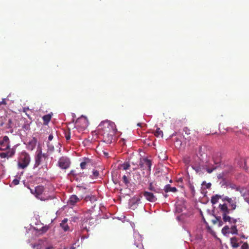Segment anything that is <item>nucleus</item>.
Returning <instances> with one entry per match:
<instances>
[{
	"label": "nucleus",
	"instance_id": "nucleus-39",
	"mask_svg": "<svg viewBox=\"0 0 249 249\" xmlns=\"http://www.w3.org/2000/svg\"><path fill=\"white\" fill-rule=\"evenodd\" d=\"M219 219H220V216L215 217V219L212 220V222L213 224H216L217 223Z\"/></svg>",
	"mask_w": 249,
	"mask_h": 249
},
{
	"label": "nucleus",
	"instance_id": "nucleus-9",
	"mask_svg": "<svg viewBox=\"0 0 249 249\" xmlns=\"http://www.w3.org/2000/svg\"><path fill=\"white\" fill-rule=\"evenodd\" d=\"M222 200L226 201L229 203V205L231 207V210H234L236 209L237 205L235 198L233 199L232 198H230L228 196H225L222 198Z\"/></svg>",
	"mask_w": 249,
	"mask_h": 249
},
{
	"label": "nucleus",
	"instance_id": "nucleus-6",
	"mask_svg": "<svg viewBox=\"0 0 249 249\" xmlns=\"http://www.w3.org/2000/svg\"><path fill=\"white\" fill-rule=\"evenodd\" d=\"M70 160L66 157H62L59 159L58 165L62 169H68L71 164Z\"/></svg>",
	"mask_w": 249,
	"mask_h": 249
},
{
	"label": "nucleus",
	"instance_id": "nucleus-52",
	"mask_svg": "<svg viewBox=\"0 0 249 249\" xmlns=\"http://www.w3.org/2000/svg\"><path fill=\"white\" fill-rule=\"evenodd\" d=\"M45 249H53V247H48L45 248Z\"/></svg>",
	"mask_w": 249,
	"mask_h": 249
},
{
	"label": "nucleus",
	"instance_id": "nucleus-4",
	"mask_svg": "<svg viewBox=\"0 0 249 249\" xmlns=\"http://www.w3.org/2000/svg\"><path fill=\"white\" fill-rule=\"evenodd\" d=\"M185 133L184 137L188 141L195 140L197 138V132L195 130H190L188 127H185L183 129Z\"/></svg>",
	"mask_w": 249,
	"mask_h": 249
},
{
	"label": "nucleus",
	"instance_id": "nucleus-28",
	"mask_svg": "<svg viewBox=\"0 0 249 249\" xmlns=\"http://www.w3.org/2000/svg\"><path fill=\"white\" fill-rule=\"evenodd\" d=\"M6 153H7V158L12 157L15 155V150L14 148H12Z\"/></svg>",
	"mask_w": 249,
	"mask_h": 249
},
{
	"label": "nucleus",
	"instance_id": "nucleus-20",
	"mask_svg": "<svg viewBox=\"0 0 249 249\" xmlns=\"http://www.w3.org/2000/svg\"><path fill=\"white\" fill-rule=\"evenodd\" d=\"M52 118V115L48 114L43 116L42 119L44 124H47L50 121Z\"/></svg>",
	"mask_w": 249,
	"mask_h": 249
},
{
	"label": "nucleus",
	"instance_id": "nucleus-38",
	"mask_svg": "<svg viewBox=\"0 0 249 249\" xmlns=\"http://www.w3.org/2000/svg\"><path fill=\"white\" fill-rule=\"evenodd\" d=\"M0 157L1 158H7V153L6 152H2L0 153Z\"/></svg>",
	"mask_w": 249,
	"mask_h": 249
},
{
	"label": "nucleus",
	"instance_id": "nucleus-12",
	"mask_svg": "<svg viewBox=\"0 0 249 249\" xmlns=\"http://www.w3.org/2000/svg\"><path fill=\"white\" fill-rule=\"evenodd\" d=\"M37 142V139L33 137L28 143L27 148L29 150H33L36 146Z\"/></svg>",
	"mask_w": 249,
	"mask_h": 249
},
{
	"label": "nucleus",
	"instance_id": "nucleus-21",
	"mask_svg": "<svg viewBox=\"0 0 249 249\" xmlns=\"http://www.w3.org/2000/svg\"><path fill=\"white\" fill-rule=\"evenodd\" d=\"M221 198V196L218 195L213 196L211 198V203L212 204H215L218 202V200Z\"/></svg>",
	"mask_w": 249,
	"mask_h": 249
},
{
	"label": "nucleus",
	"instance_id": "nucleus-18",
	"mask_svg": "<svg viewBox=\"0 0 249 249\" xmlns=\"http://www.w3.org/2000/svg\"><path fill=\"white\" fill-rule=\"evenodd\" d=\"M231 244L234 248H237L239 246L238 243V239L236 237H231L230 239Z\"/></svg>",
	"mask_w": 249,
	"mask_h": 249
},
{
	"label": "nucleus",
	"instance_id": "nucleus-17",
	"mask_svg": "<svg viewBox=\"0 0 249 249\" xmlns=\"http://www.w3.org/2000/svg\"><path fill=\"white\" fill-rule=\"evenodd\" d=\"M68 219L67 218H64L62 222L60 223L61 227L64 230V231H66L69 230V227L67 224Z\"/></svg>",
	"mask_w": 249,
	"mask_h": 249
},
{
	"label": "nucleus",
	"instance_id": "nucleus-26",
	"mask_svg": "<svg viewBox=\"0 0 249 249\" xmlns=\"http://www.w3.org/2000/svg\"><path fill=\"white\" fill-rule=\"evenodd\" d=\"M92 178L97 179L100 177V174L98 171L93 169L92 171V175L91 176Z\"/></svg>",
	"mask_w": 249,
	"mask_h": 249
},
{
	"label": "nucleus",
	"instance_id": "nucleus-34",
	"mask_svg": "<svg viewBox=\"0 0 249 249\" xmlns=\"http://www.w3.org/2000/svg\"><path fill=\"white\" fill-rule=\"evenodd\" d=\"M189 188H190V189L191 191V193L194 195L195 193V187L193 185L191 184H189Z\"/></svg>",
	"mask_w": 249,
	"mask_h": 249
},
{
	"label": "nucleus",
	"instance_id": "nucleus-43",
	"mask_svg": "<svg viewBox=\"0 0 249 249\" xmlns=\"http://www.w3.org/2000/svg\"><path fill=\"white\" fill-rule=\"evenodd\" d=\"M218 227H221L223 225V222L220 219L217 222Z\"/></svg>",
	"mask_w": 249,
	"mask_h": 249
},
{
	"label": "nucleus",
	"instance_id": "nucleus-33",
	"mask_svg": "<svg viewBox=\"0 0 249 249\" xmlns=\"http://www.w3.org/2000/svg\"><path fill=\"white\" fill-rule=\"evenodd\" d=\"M49 228L48 226H43L40 230L39 231H41L42 233H45L47 231Z\"/></svg>",
	"mask_w": 249,
	"mask_h": 249
},
{
	"label": "nucleus",
	"instance_id": "nucleus-25",
	"mask_svg": "<svg viewBox=\"0 0 249 249\" xmlns=\"http://www.w3.org/2000/svg\"><path fill=\"white\" fill-rule=\"evenodd\" d=\"M230 228L228 226H225L222 229L221 232L222 234L224 235H226L227 233H229L230 232L229 231Z\"/></svg>",
	"mask_w": 249,
	"mask_h": 249
},
{
	"label": "nucleus",
	"instance_id": "nucleus-3",
	"mask_svg": "<svg viewBox=\"0 0 249 249\" xmlns=\"http://www.w3.org/2000/svg\"><path fill=\"white\" fill-rule=\"evenodd\" d=\"M89 125V122L87 118L81 116L77 119L75 122V127L79 130H83L86 129Z\"/></svg>",
	"mask_w": 249,
	"mask_h": 249
},
{
	"label": "nucleus",
	"instance_id": "nucleus-48",
	"mask_svg": "<svg viewBox=\"0 0 249 249\" xmlns=\"http://www.w3.org/2000/svg\"><path fill=\"white\" fill-rule=\"evenodd\" d=\"M32 194L35 195L34 189H30Z\"/></svg>",
	"mask_w": 249,
	"mask_h": 249
},
{
	"label": "nucleus",
	"instance_id": "nucleus-31",
	"mask_svg": "<svg viewBox=\"0 0 249 249\" xmlns=\"http://www.w3.org/2000/svg\"><path fill=\"white\" fill-rule=\"evenodd\" d=\"M232 188L235 189L237 191H239L242 195L245 194V192H244L245 189L243 188H240V187H236L235 188L232 187Z\"/></svg>",
	"mask_w": 249,
	"mask_h": 249
},
{
	"label": "nucleus",
	"instance_id": "nucleus-44",
	"mask_svg": "<svg viewBox=\"0 0 249 249\" xmlns=\"http://www.w3.org/2000/svg\"><path fill=\"white\" fill-rule=\"evenodd\" d=\"M53 136L52 134L49 135L48 137V140L51 141L53 139Z\"/></svg>",
	"mask_w": 249,
	"mask_h": 249
},
{
	"label": "nucleus",
	"instance_id": "nucleus-11",
	"mask_svg": "<svg viewBox=\"0 0 249 249\" xmlns=\"http://www.w3.org/2000/svg\"><path fill=\"white\" fill-rule=\"evenodd\" d=\"M37 155L35 157V163L34 168L38 167L41 163L42 158L41 157V149H37Z\"/></svg>",
	"mask_w": 249,
	"mask_h": 249
},
{
	"label": "nucleus",
	"instance_id": "nucleus-27",
	"mask_svg": "<svg viewBox=\"0 0 249 249\" xmlns=\"http://www.w3.org/2000/svg\"><path fill=\"white\" fill-rule=\"evenodd\" d=\"M231 233L232 234H238V230L237 229V226L235 224L231 226Z\"/></svg>",
	"mask_w": 249,
	"mask_h": 249
},
{
	"label": "nucleus",
	"instance_id": "nucleus-1",
	"mask_svg": "<svg viewBox=\"0 0 249 249\" xmlns=\"http://www.w3.org/2000/svg\"><path fill=\"white\" fill-rule=\"evenodd\" d=\"M103 133L104 139L107 143L111 142L114 135L117 131L116 125L114 122L110 121H105L101 123L99 125Z\"/></svg>",
	"mask_w": 249,
	"mask_h": 249
},
{
	"label": "nucleus",
	"instance_id": "nucleus-23",
	"mask_svg": "<svg viewBox=\"0 0 249 249\" xmlns=\"http://www.w3.org/2000/svg\"><path fill=\"white\" fill-rule=\"evenodd\" d=\"M142 244L141 241H139L137 243H135L133 246L131 247L130 249H142Z\"/></svg>",
	"mask_w": 249,
	"mask_h": 249
},
{
	"label": "nucleus",
	"instance_id": "nucleus-51",
	"mask_svg": "<svg viewBox=\"0 0 249 249\" xmlns=\"http://www.w3.org/2000/svg\"><path fill=\"white\" fill-rule=\"evenodd\" d=\"M214 162L215 163V164H218L219 163V161H215V160H214Z\"/></svg>",
	"mask_w": 249,
	"mask_h": 249
},
{
	"label": "nucleus",
	"instance_id": "nucleus-16",
	"mask_svg": "<svg viewBox=\"0 0 249 249\" xmlns=\"http://www.w3.org/2000/svg\"><path fill=\"white\" fill-rule=\"evenodd\" d=\"M91 163V160L88 158H85L84 161L81 162L80 167L82 169H85L87 168L88 165H89Z\"/></svg>",
	"mask_w": 249,
	"mask_h": 249
},
{
	"label": "nucleus",
	"instance_id": "nucleus-15",
	"mask_svg": "<svg viewBox=\"0 0 249 249\" xmlns=\"http://www.w3.org/2000/svg\"><path fill=\"white\" fill-rule=\"evenodd\" d=\"M79 200V198H78L76 195H71L69 199L68 204L71 205H74Z\"/></svg>",
	"mask_w": 249,
	"mask_h": 249
},
{
	"label": "nucleus",
	"instance_id": "nucleus-55",
	"mask_svg": "<svg viewBox=\"0 0 249 249\" xmlns=\"http://www.w3.org/2000/svg\"><path fill=\"white\" fill-rule=\"evenodd\" d=\"M85 199H86V200L87 201L88 200V198L87 197H85Z\"/></svg>",
	"mask_w": 249,
	"mask_h": 249
},
{
	"label": "nucleus",
	"instance_id": "nucleus-42",
	"mask_svg": "<svg viewBox=\"0 0 249 249\" xmlns=\"http://www.w3.org/2000/svg\"><path fill=\"white\" fill-rule=\"evenodd\" d=\"M69 175L70 176H72L73 177H75L76 176V173H75V170H71L70 173H69Z\"/></svg>",
	"mask_w": 249,
	"mask_h": 249
},
{
	"label": "nucleus",
	"instance_id": "nucleus-53",
	"mask_svg": "<svg viewBox=\"0 0 249 249\" xmlns=\"http://www.w3.org/2000/svg\"><path fill=\"white\" fill-rule=\"evenodd\" d=\"M194 169H195V170H196V172H198V170H199V169H198V168H196H196H194Z\"/></svg>",
	"mask_w": 249,
	"mask_h": 249
},
{
	"label": "nucleus",
	"instance_id": "nucleus-56",
	"mask_svg": "<svg viewBox=\"0 0 249 249\" xmlns=\"http://www.w3.org/2000/svg\"><path fill=\"white\" fill-rule=\"evenodd\" d=\"M138 125L141 126V124H138Z\"/></svg>",
	"mask_w": 249,
	"mask_h": 249
},
{
	"label": "nucleus",
	"instance_id": "nucleus-19",
	"mask_svg": "<svg viewBox=\"0 0 249 249\" xmlns=\"http://www.w3.org/2000/svg\"><path fill=\"white\" fill-rule=\"evenodd\" d=\"M165 192L167 193L169 192H172L173 193L176 192L177 189L175 187H171L170 184L166 185L164 189Z\"/></svg>",
	"mask_w": 249,
	"mask_h": 249
},
{
	"label": "nucleus",
	"instance_id": "nucleus-29",
	"mask_svg": "<svg viewBox=\"0 0 249 249\" xmlns=\"http://www.w3.org/2000/svg\"><path fill=\"white\" fill-rule=\"evenodd\" d=\"M134 179L136 181H140L141 180V175L138 172H135L133 175Z\"/></svg>",
	"mask_w": 249,
	"mask_h": 249
},
{
	"label": "nucleus",
	"instance_id": "nucleus-36",
	"mask_svg": "<svg viewBox=\"0 0 249 249\" xmlns=\"http://www.w3.org/2000/svg\"><path fill=\"white\" fill-rule=\"evenodd\" d=\"M202 185H206V188L207 189H209L211 187V183H206V182L205 181H203L202 184H201Z\"/></svg>",
	"mask_w": 249,
	"mask_h": 249
},
{
	"label": "nucleus",
	"instance_id": "nucleus-47",
	"mask_svg": "<svg viewBox=\"0 0 249 249\" xmlns=\"http://www.w3.org/2000/svg\"><path fill=\"white\" fill-rule=\"evenodd\" d=\"M0 105H6V102L4 100V99H3L2 101V102H0Z\"/></svg>",
	"mask_w": 249,
	"mask_h": 249
},
{
	"label": "nucleus",
	"instance_id": "nucleus-10",
	"mask_svg": "<svg viewBox=\"0 0 249 249\" xmlns=\"http://www.w3.org/2000/svg\"><path fill=\"white\" fill-rule=\"evenodd\" d=\"M218 208L222 213V216L228 214L230 213L231 209H229L226 204H220L218 206Z\"/></svg>",
	"mask_w": 249,
	"mask_h": 249
},
{
	"label": "nucleus",
	"instance_id": "nucleus-32",
	"mask_svg": "<svg viewBox=\"0 0 249 249\" xmlns=\"http://www.w3.org/2000/svg\"><path fill=\"white\" fill-rule=\"evenodd\" d=\"M123 182H124V183L126 186H128V184L129 183V180L128 178H127V177L125 175H124L123 177Z\"/></svg>",
	"mask_w": 249,
	"mask_h": 249
},
{
	"label": "nucleus",
	"instance_id": "nucleus-54",
	"mask_svg": "<svg viewBox=\"0 0 249 249\" xmlns=\"http://www.w3.org/2000/svg\"><path fill=\"white\" fill-rule=\"evenodd\" d=\"M70 249H75V248L74 247H71Z\"/></svg>",
	"mask_w": 249,
	"mask_h": 249
},
{
	"label": "nucleus",
	"instance_id": "nucleus-40",
	"mask_svg": "<svg viewBox=\"0 0 249 249\" xmlns=\"http://www.w3.org/2000/svg\"><path fill=\"white\" fill-rule=\"evenodd\" d=\"M19 181L18 179L16 178V179H14L13 181H12V183L14 185H18L19 184Z\"/></svg>",
	"mask_w": 249,
	"mask_h": 249
},
{
	"label": "nucleus",
	"instance_id": "nucleus-46",
	"mask_svg": "<svg viewBox=\"0 0 249 249\" xmlns=\"http://www.w3.org/2000/svg\"><path fill=\"white\" fill-rule=\"evenodd\" d=\"M41 157L43 158H44V159H46L47 157V155L46 154H43L42 152H41Z\"/></svg>",
	"mask_w": 249,
	"mask_h": 249
},
{
	"label": "nucleus",
	"instance_id": "nucleus-22",
	"mask_svg": "<svg viewBox=\"0 0 249 249\" xmlns=\"http://www.w3.org/2000/svg\"><path fill=\"white\" fill-rule=\"evenodd\" d=\"M130 164L128 162H125L123 164H120L118 166V168L120 169L126 170L128 169L130 167Z\"/></svg>",
	"mask_w": 249,
	"mask_h": 249
},
{
	"label": "nucleus",
	"instance_id": "nucleus-45",
	"mask_svg": "<svg viewBox=\"0 0 249 249\" xmlns=\"http://www.w3.org/2000/svg\"><path fill=\"white\" fill-rule=\"evenodd\" d=\"M66 139L67 140H69L71 138V134L70 133L66 135Z\"/></svg>",
	"mask_w": 249,
	"mask_h": 249
},
{
	"label": "nucleus",
	"instance_id": "nucleus-24",
	"mask_svg": "<svg viewBox=\"0 0 249 249\" xmlns=\"http://www.w3.org/2000/svg\"><path fill=\"white\" fill-rule=\"evenodd\" d=\"M154 135L156 137H162L163 136V132L160 128H157L154 132Z\"/></svg>",
	"mask_w": 249,
	"mask_h": 249
},
{
	"label": "nucleus",
	"instance_id": "nucleus-41",
	"mask_svg": "<svg viewBox=\"0 0 249 249\" xmlns=\"http://www.w3.org/2000/svg\"><path fill=\"white\" fill-rule=\"evenodd\" d=\"M243 196L244 197L245 200L249 204V197H248L246 194H243Z\"/></svg>",
	"mask_w": 249,
	"mask_h": 249
},
{
	"label": "nucleus",
	"instance_id": "nucleus-37",
	"mask_svg": "<svg viewBox=\"0 0 249 249\" xmlns=\"http://www.w3.org/2000/svg\"><path fill=\"white\" fill-rule=\"evenodd\" d=\"M218 165L215 166V167L212 168H207V171L208 173H211L214 170L216 169Z\"/></svg>",
	"mask_w": 249,
	"mask_h": 249
},
{
	"label": "nucleus",
	"instance_id": "nucleus-35",
	"mask_svg": "<svg viewBox=\"0 0 249 249\" xmlns=\"http://www.w3.org/2000/svg\"><path fill=\"white\" fill-rule=\"evenodd\" d=\"M241 249H249V245L247 242L243 243L241 246Z\"/></svg>",
	"mask_w": 249,
	"mask_h": 249
},
{
	"label": "nucleus",
	"instance_id": "nucleus-5",
	"mask_svg": "<svg viewBox=\"0 0 249 249\" xmlns=\"http://www.w3.org/2000/svg\"><path fill=\"white\" fill-rule=\"evenodd\" d=\"M44 187L43 186H37L34 188L35 195V196L40 199L41 200H49V199H52L53 198L51 196H49L47 198H45L42 196V194L44 192Z\"/></svg>",
	"mask_w": 249,
	"mask_h": 249
},
{
	"label": "nucleus",
	"instance_id": "nucleus-2",
	"mask_svg": "<svg viewBox=\"0 0 249 249\" xmlns=\"http://www.w3.org/2000/svg\"><path fill=\"white\" fill-rule=\"evenodd\" d=\"M30 161V157L28 154L26 152L22 153L20 161L18 163V167L21 169H24L28 166Z\"/></svg>",
	"mask_w": 249,
	"mask_h": 249
},
{
	"label": "nucleus",
	"instance_id": "nucleus-50",
	"mask_svg": "<svg viewBox=\"0 0 249 249\" xmlns=\"http://www.w3.org/2000/svg\"><path fill=\"white\" fill-rule=\"evenodd\" d=\"M28 109H29L28 108H24L23 111L24 112H26V110H28Z\"/></svg>",
	"mask_w": 249,
	"mask_h": 249
},
{
	"label": "nucleus",
	"instance_id": "nucleus-14",
	"mask_svg": "<svg viewBox=\"0 0 249 249\" xmlns=\"http://www.w3.org/2000/svg\"><path fill=\"white\" fill-rule=\"evenodd\" d=\"M148 189L151 191L150 192H152L154 194L160 193L161 192V190L160 188L154 186L152 182H150L149 184Z\"/></svg>",
	"mask_w": 249,
	"mask_h": 249
},
{
	"label": "nucleus",
	"instance_id": "nucleus-7",
	"mask_svg": "<svg viewBox=\"0 0 249 249\" xmlns=\"http://www.w3.org/2000/svg\"><path fill=\"white\" fill-rule=\"evenodd\" d=\"M10 149V141L8 136H5L0 140V150L4 151Z\"/></svg>",
	"mask_w": 249,
	"mask_h": 249
},
{
	"label": "nucleus",
	"instance_id": "nucleus-49",
	"mask_svg": "<svg viewBox=\"0 0 249 249\" xmlns=\"http://www.w3.org/2000/svg\"><path fill=\"white\" fill-rule=\"evenodd\" d=\"M120 142H122L123 143V144H124V139H122L120 141Z\"/></svg>",
	"mask_w": 249,
	"mask_h": 249
},
{
	"label": "nucleus",
	"instance_id": "nucleus-13",
	"mask_svg": "<svg viewBox=\"0 0 249 249\" xmlns=\"http://www.w3.org/2000/svg\"><path fill=\"white\" fill-rule=\"evenodd\" d=\"M222 219L224 222H228L230 224H235L237 221L236 219L232 218L228 214L224 215L222 216Z\"/></svg>",
	"mask_w": 249,
	"mask_h": 249
},
{
	"label": "nucleus",
	"instance_id": "nucleus-30",
	"mask_svg": "<svg viewBox=\"0 0 249 249\" xmlns=\"http://www.w3.org/2000/svg\"><path fill=\"white\" fill-rule=\"evenodd\" d=\"M143 163L150 169L151 165V163L150 160L148 159H143Z\"/></svg>",
	"mask_w": 249,
	"mask_h": 249
},
{
	"label": "nucleus",
	"instance_id": "nucleus-8",
	"mask_svg": "<svg viewBox=\"0 0 249 249\" xmlns=\"http://www.w3.org/2000/svg\"><path fill=\"white\" fill-rule=\"evenodd\" d=\"M143 195L145 197V199L150 202H154L156 201L157 200L156 196L152 192L144 191Z\"/></svg>",
	"mask_w": 249,
	"mask_h": 249
}]
</instances>
